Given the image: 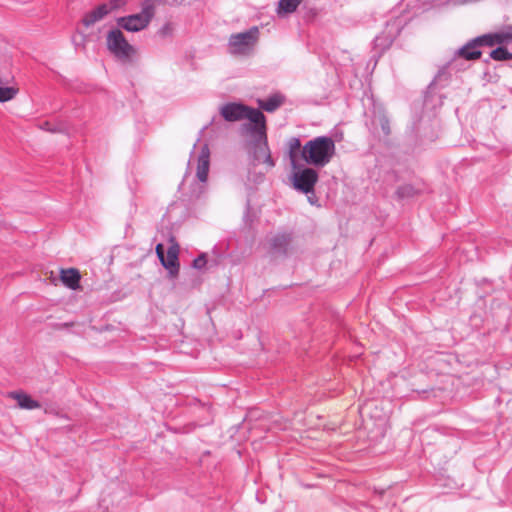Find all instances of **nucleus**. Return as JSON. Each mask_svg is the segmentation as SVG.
<instances>
[{
  "instance_id": "18",
  "label": "nucleus",
  "mask_w": 512,
  "mask_h": 512,
  "mask_svg": "<svg viewBox=\"0 0 512 512\" xmlns=\"http://www.w3.org/2000/svg\"><path fill=\"white\" fill-rule=\"evenodd\" d=\"M495 45L503 44L512 40V26H507L505 29L498 33H492Z\"/></svg>"
},
{
  "instance_id": "9",
  "label": "nucleus",
  "mask_w": 512,
  "mask_h": 512,
  "mask_svg": "<svg viewBox=\"0 0 512 512\" xmlns=\"http://www.w3.org/2000/svg\"><path fill=\"white\" fill-rule=\"evenodd\" d=\"M210 168V150L208 145H204L197 159L196 177L201 182L198 186V190L194 192L193 196L199 198L204 193V184L208 179V173Z\"/></svg>"
},
{
  "instance_id": "5",
  "label": "nucleus",
  "mask_w": 512,
  "mask_h": 512,
  "mask_svg": "<svg viewBox=\"0 0 512 512\" xmlns=\"http://www.w3.org/2000/svg\"><path fill=\"white\" fill-rule=\"evenodd\" d=\"M259 38V29L254 26L241 33L232 34L229 37L228 49L233 55H248L254 48Z\"/></svg>"
},
{
  "instance_id": "15",
  "label": "nucleus",
  "mask_w": 512,
  "mask_h": 512,
  "mask_svg": "<svg viewBox=\"0 0 512 512\" xmlns=\"http://www.w3.org/2000/svg\"><path fill=\"white\" fill-rule=\"evenodd\" d=\"M12 397L17 400L20 408L33 410L40 408V403L24 392H13Z\"/></svg>"
},
{
  "instance_id": "14",
  "label": "nucleus",
  "mask_w": 512,
  "mask_h": 512,
  "mask_svg": "<svg viewBox=\"0 0 512 512\" xmlns=\"http://www.w3.org/2000/svg\"><path fill=\"white\" fill-rule=\"evenodd\" d=\"M284 102V97L280 94H274L267 99L258 100V105L261 109L267 112H274Z\"/></svg>"
},
{
  "instance_id": "2",
  "label": "nucleus",
  "mask_w": 512,
  "mask_h": 512,
  "mask_svg": "<svg viewBox=\"0 0 512 512\" xmlns=\"http://www.w3.org/2000/svg\"><path fill=\"white\" fill-rule=\"evenodd\" d=\"M220 114L229 122L247 119L249 122L242 126L246 133L251 130H256L263 134V127L266 118L258 109L250 108L243 104L228 103L221 107Z\"/></svg>"
},
{
  "instance_id": "7",
  "label": "nucleus",
  "mask_w": 512,
  "mask_h": 512,
  "mask_svg": "<svg viewBox=\"0 0 512 512\" xmlns=\"http://www.w3.org/2000/svg\"><path fill=\"white\" fill-rule=\"evenodd\" d=\"M268 244V256L271 261H282L293 253L292 239L288 234L274 235L269 239Z\"/></svg>"
},
{
  "instance_id": "1",
  "label": "nucleus",
  "mask_w": 512,
  "mask_h": 512,
  "mask_svg": "<svg viewBox=\"0 0 512 512\" xmlns=\"http://www.w3.org/2000/svg\"><path fill=\"white\" fill-rule=\"evenodd\" d=\"M335 154L334 140L328 136H317L304 144L301 159L308 165L322 168L330 163Z\"/></svg>"
},
{
  "instance_id": "4",
  "label": "nucleus",
  "mask_w": 512,
  "mask_h": 512,
  "mask_svg": "<svg viewBox=\"0 0 512 512\" xmlns=\"http://www.w3.org/2000/svg\"><path fill=\"white\" fill-rule=\"evenodd\" d=\"M154 12V0H144L140 13L121 17L117 23L121 28L129 32H137L148 26L154 16Z\"/></svg>"
},
{
  "instance_id": "22",
  "label": "nucleus",
  "mask_w": 512,
  "mask_h": 512,
  "mask_svg": "<svg viewBox=\"0 0 512 512\" xmlns=\"http://www.w3.org/2000/svg\"><path fill=\"white\" fill-rule=\"evenodd\" d=\"M473 43H476L478 47H481V46L492 47L495 45L492 33L476 37L475 39H473Z\"/></svg>"
},
{
  "instance_id": "11",
  "label": "nucleus",
  "mask_w": 512,
  "mask_h": 512,
  "mask_svg": "<svg viewBox=\"0 0 512 512\" xmlns=\"http://www.w3.org/2000/svg\"><path fill=\"white\" fill-rule=\"evenodd\" d=\"M122 3V0H111L109 3H103L96 7L94 10L88 12L82 22L86 27L94 25L96 22L101 21L106 15L113 10L117 9Z\"/></svg>"
},
{
  "instance_id": "16",
  "label": "nucleus",
  "mask_w": 512,
  "mask_h": 512,
  "mask_svg": "<svg viewBox=\"0 0 512 512\" xmlns=\"http://www.w3.org/2000/svg\"><path fill=\"white\" fill-rule=\"evenodd\" d=\"M476 43H473V39L469 41L466 45L460 48L457 52V55L466 59V60H475L480 58L481 51H479Z\"/></svg>"
},
{
  "instance_id": "28",
  "label": "nucleus",
  "mask_w": 512,
  "mask_h": 512,
  "mask_svg": "<svg viewBox=\"0 0 512 512\" xmlns=\"http://www.w3.org/2000/svg\"><path fill=\"white\" fill-rule=\"evenodd\" d=\"M155 252L157 254V257L159 258V260H161L164 255H165V250H164V246L163 244L161 243H158L155 247Z\"/></svg>"
},
{
  "instance_id": "26",
  "label": "nucleus",
  "mask_w": 512,
  "mask_h": 512,
  "mask_svg": "<svg viewBox=\"0 0 512 512\" xmlns=\"http://www.w3.org/2000/svg\"><path fill=\"white\" fill-rule=\"evenodd\" d=\"M42 129L50 132H63L64 130L59 127L53 126L50 122H44L41 126Z\"/></svg>"
},
{
  "instance_id": "25",
  "label": "nucleus",
  "mask_w": 512,
  "mask_h": 512,
  "mask_svg": "<svg viewBox=\"0 0 512 512\" xmlns=\"http://www.w3.org/2000/svg\"><path fill=\"white\" fill-rule=\"evenodd\" d=\"M379 123H380L383 133L385 135H389L390 134V123H389L388 118L385 115L381 116L379 118Z\"/></svg>"
},
{
  "instance_id": "12",
  "label": "nucleus",
  "mask_w": 512,
  "mask_h": 512,
  "mask_svg": "<svg viewBox=\"0 0 512 512\" xmlns=\"http://www.w3.org/2000/svg\"><path fill=\"white\" fill-rule=\"evenodd\" d=\"M171 245L169 246L166 254L160 260L162 265L169 271V273L174 276L179 271V263H178V254H179V245L175 241L174 238L170 239Z\"/></svg>"
},
{
  "instance_id": "24",
  "label": "nucleus",
  "mask_w": 512,
  "mask_h": 512,
  "mask_svg": "<svg viewBox=\"0 0 512 512\" xmlns=\"http://www.w3.org/2000/svg\"><path fill=\"white\" fill-rule=\"evenodd\" d=\"M207 263V256L203 253L193 260L192 266L197 270H202L206 267Z\"/></svg>"
},
{
  "instance_id": "27",
  "label": "nucleus",
  "mask_w": 512,
  "mask_h": 512,
  "mask_svg": "<svg viewBox=\"0 0 512 512\" xmlns=\"http://www.w3.org/2000/svg\"><path fill=\"white\" fill-rule=\"evenodd\" d=\"M442 79H445L447 80L448 79V75L447 73L444 71V70H441L438 72V74L436 75V77L434 78L433 82L431 83V85H436V83L438 81H441Z\"/></svg>"
},
{
  "instance_id": "30",
  "label": "nucleus",
  "mask_w": 512,
  "mask_h": 512,
  "mask_svg": "<svg viewBox=\"0 0 512 512\" xmlns=\"http://www.w3.org/2000/svg\"><path fill=\"white\" fill-rule=\"evenodd\" d=\"M74 323L73 322H63V323H58L57 324V328L58 329H63V328H68V327H71L73 326Z\"/></svg>"
},
{
  "instance_id": "13",
  "label": "nucleus",
  "mask_w": 512,
  "mask_h": 512,
  "mask_svg": "<svg viewBox=\"0 0 512 512\" xmlns=\"http://www.w3.org/2000/svg\"><path fill=\"white\" fill-rule=\"evenodd\" d=\"M301 142L299 138L292 137L288 141V156L293 169H297L299 166V159H301L302 151Z\"/></svg>"
},
{
  "instance_id": "19",
  "label": "nucleus",
  "mask_w": 512,
  "mask_h": 512,
  "mask_svg": "<svg viewBox=\"0 0 512 512\" xmlns=\"http://www.w3.org/2000/svg\"><path fill=\"white\" fill-rule=\"evenodd\" d=\"M301 2L302 0H280L279 12L283 11L285 13H292L297 9Z\"/></svg>"
},
{
  "instance_id": "23",
  "label": "nucleus",
  "mask_w": 512,
  "mask_h": 512,
  "mask_svg": "<svg viewBox=\"0 0 512 512\" xmlns=\"http://www.w3.org/2000/svg\"><path fill=\"white\" fill-rule=\"evenodd\" d=\"M416 193L415 188L410 184H405L397 189V195L399 198H408L414 196Z\"/></svg>"
},
{
  "instance_id": "21",
  "label": "nucleus",
  "mask_w": 512,
  "mask_h": 512,
  "mask_svg": "<svg viewBox=\"0 0 512 512\" xmlns=\"http://www.w3.org/2000/svg\"><path fill=\"white\" fill-rule=\"evenodd\" d=\"M18 93L14 87H0V102L12 100Z\"/></svg>"
},
{
  "instance_id": "10",
  "label": "nucleus",
  "mask_w": 512,
  "mask_h": 512,
  "mask_svg": "<svg viewBox=\"0 0 512 512\" xmlns=\"http://www.w3.org/2000/svg\"><path fill=\"white\" fill-rule=\"evenodd\" d=\"M50 285H57V282L60 281L66 288L75 289L81 288V274L80 271L76 268H62L59 271V276H53V273H50Z\"/></svg>"
},
{
  "instance_id": "6",
  "label": "nucleus",
  "mask_w": 512,
  "mask_h": 512,
  "mask_svg": "<svg viewBox=\"0 0 512 512\" xmlns=\"http://www.w3.org/2000/svg\"><path fill=\"white\" fill-rule=\"evenodd\" d=\"M108 50L119 60L129 61L135 53V49L128 43L119 29L109 31L106 37Z\"/></svg>"
},
{
  "instance_id": "3",
  "label": "nucleus",
  "mask_w": 512,
  "mask_h": 512,
  "mask_svg": "<svg viewBox=\"0 0 512 512\" xmlns=\"http://www.w3.org/2000/svg\"><path fill=\"white\" fill-rule=\"evenodd\" d=\"M248 134L254 140L250 159L252 167L256 168L260 164H263L266 166V171H269L275 166V162L272 159L271 151L268 146L266 121L264 122L263 134L256 130H251Z\"/></svg>"
},
{
  "instance_id": "20",
  "label": "nucleus",
  "mask_w": 512,
  "mask_h": 512,
  "mask_svg": "<svg viewBox=\"0 0 512 512\" xmlns=\"http://www.w3.org/2000/svg\"><path fill=\"white\" fill-rule=\"evenodd\" d=\"M490 57L497 61H505L512 59V53L504 47H497L491 51Z\"/></svg>"
},
{
  "instance_id": "8",
  "label": "nucleus",
  "mask_w": 512,
  "mask_h": 512,
  "mask_svg": "<svg viewBox=\"0 0 512 512\" xmlns=\"http://www.w3.org/2000/svg\"><path fill=\"white\" fill-rule=\"evenodd\" d=\"M294 172L292 180L295 189L308 194L314 191V186L318 181V173L313 168H300V165Z\"/></svg>"
},
{
  "instance_id": "17",
  "label": "nucleus",
  "mask_w": 512,
  "mask_h": 512,
  "mask_svg": "<svg viewBox=\"0 0 512 512\" xmlns=\"http://www.w3.org/2000/svg\"><path fill=\"white\" fill-rule=\"evenodd\" d=\"M266 172V166H264V169L258 170L257 167L253 168L250 162L248 168L247 181L252 184L262 183L264 181Z\"/></svg>"
},
{
  "instance_id": "31",
  "label": "nucleus",
  "mask_w": 512,
  "mask_h": 512,
  "mask_svg": "<svg viewBox=\"0 0 512 512\" xmlns=\"http://www.w3.org/2000/svg\"><path fill=\"white\" fill-rule=\"evenodd\" d=\"M481 285H488V284H491L490 282H488L487 279H484L483 282L480 283Z\"/></svg>"
},
{
  "instance_id": "29",
  "label": "nucleus",
  "mask_w": 512,
  "mask_h": 512,
  "mask_svg": "<svg viewBox=\"0 0 512 512\" xmlns=\"http://www.w3.org/2000/svg\"><path fill=\"white\" fill-rule=\"evenodd\" d=\"M171 31H172V26H171V24H170V23H167V24H165V25L160 29V31H159V32H160V34H161L162 36H167V35H169V34L171 33Z\"/></svg>"
}]
</instances>
